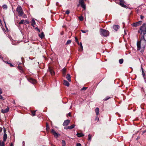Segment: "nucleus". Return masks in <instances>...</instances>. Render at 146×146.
<instances>
[{
    "label": "nucleus",
    "instance_id": "nucleus-1",
    "mask_svg": "<svg viewBox=\"0 0 146 146\" xmlns=\"http://www.w3.org/2000/svg\"><path fill=\"white\" fill-rule=\"evenodd\" d=\"M140 40L137 41V50L141 52H143L146 48V33L144 34H140Z\"/></svg>",
    "mask_w": 146,
    "mask_h": 146
},
{
    "label": "nucleus",
    "instance_id": "nucleus-2",
    "mask_svg": "<svg viewBox=\"0 0 146 146\" xmlns=\"http://www.w3.org/2000/svg\"><path fill=\"white\" fill-rule=\"evenodd\" d=\"M138 32L140 34H144L146 33V24L144 23L140 27L139 31Z\"/></svg>",
    "mask_w": 146,
    "mask_h": 146
},
{
    "label": "nucleus",
    "instance_id": "nucleus-3",
    "mask_svg": "<svg viewBox=\"0 0 146 146\" xmlns=\"http://www.w3.org/2000/svg\"><path fill=\"white\" fill-rule=\"evenodd\" d=\"M100 34L101 36H107L109 35V32L107 30L103 29L100 30Z\"/></svg>",
    "mask_w": 146,
    "mask_h": 146
},
{
    "label": "nucleus",
    "instance_id": "nucleus-4",
    "mask_svg": "<svg viewBox=\"0 0 146 146\" xmlns=\"http://www.w3.org/2000/svg\"><path fill=\"white\" fill-rule=\"evenodd\" d=\"M116 3L119 4L122 7L127 8V6L125 4V2L124 0H115Z\"/></svg>",
    "mask_w": 146,
    "mask_h": 146
},
{
    "label": "nucleus",
    "instance_id": "nucleus-5",
    "mask_svg": "<svg viewBox=\"0 0 146 146\" xmlns=\"http://www.w3.org/2000/svg\"><path fill=\"white\" fill-rule=\"evenodd\" d=\"M16 11L17 12L19 16H21L24 14V12L22 7L20 6H18L16 9Z\"/></svg>",
    "mask_w": 146,
    "mask_h": 146
},
{
    "label": "nucleus",
    "instance_id": "nucleus-6",
    "mask_svg": "<svg viewBox=\"0 0 146 146\" xmlns=\"http://www.w3.org/2000/svg\"><path fill=\"white\" fill-rule=\"evenodd\" d=\"M51 132L56 138H58V136L60 135L59 134L57 133L53 129H52Z\"/></svg>",
    "mask_w": 146,
    "mask_h": 146
},
{
    "label": "nucleus",
    "instance_id": "nucleus-7",
    "mask_svg": "<svg viewBox=\"0 0 146 146\" xmlns=\"http://www.w3.org/2000/svg\"><path fill=\"white\" fill-rule=\"evenodd\" d=\"M48 70L52 76L54 75L55 74L53 68L52 67H49Z\"/></svg>",
    "mask_w": 146,
    "mask_h": 146
},
{
    "label": "nucleus",
    "instance_id": "nucleus-8",
    "mask_svg": "<svg viewBox=\"0 0 146 146\" xmlns=\"http://www.w3.org/2000/svg\"><path fill=\"white\" fill-rule=\"evenodd\" d=\"M141 21H139L138 22L133 23L132 25L133 27H136L141 25Z\"/></svg>",
    "mask_w": 146,
    "mask_h": 146
},
{
    "label": "nucleus",
    "instance_id": "nucleus-9",
    "mask_svg": "<svg viewBox=\"0 0 146 146\" xmlns=\"http://www.w3.org/2000/svg\"><path fill=\"white\" fill-rule=\"evenodd\" d=\"M28 80L29 82L33 84H35L36 82V80L33 78H29Z\"/></svg>",
    "mask_w": 146,
    "mask_h": 146
},
{
    "label": "nucleus",
    "instance_id": "nucleus-10",
    "mask_svg": "<svg viewBox=\"0 0 146 146\" xmlns=\"http://www.w3.org/2000/svg\"><path fill=\"white\" fill-rule=\"evenodd\" d=\"M70 122V120L69 119H67L65 120L63 123V125L64 126H66L68 125Z\"/></svg>",
    "mask_w": 146,
    "mask_h": 146
},
{
    "label": "nucleus",
    "instance_id": "nucleus-11",
    "mask_svg": "<svg viewBox=\"0 0 146 146\" xmlns=\"http://www.w3.org/2000/svg\"><path fill=\"white\" fill-rule=\"evenodd\" d=\"M75 125L74 124H73L71 126H68L67 127L65 128L64 129H71L73 128L75 126Z\"/></svg>",
    "mask_w": 146,
    "mask_h": 146
},
{
    "label": "nucleus",
    "instance_id": "nucleus-12",
    "mask_svg": "<svg viewBox=\"0 0 146 146\" xmlns=\"http://www.w3.org/2000/svg\"><path fill=\"white\" fill-rule=\"evenodd\" d=\"M119 28V27L118 25H114L113 26V28L116 31H117Z\"/></svg>",
    "mask_w": 146,
    "mask_h": 146
},
{
    "label": "nucleus",
    "instance_id": "nucleus-13",
    "mask_svg": "<svg viewBox=\"0 0 146 146\" xmlns=\"http://www.w3.org/2000/svg\"><path fill=\"white\" fill-rule=\"evenodd\" d=\"M66 78L67 79L69 82L71 81V77L70 75L69 74H68L66 76Z\"/></svg>",
    "mask_w": 146,
    "mask_h": 146
},
{
    "label": "nucleus",
    "instance_id": "nucleus-14",
    "mask_svg": "<svg viewBox=\"0 0 146 146\" xmlns=\"http://www.w3.org/2000/svg\"><path fill=\"white\" fill-rule=\"evenodd\" d=\"M64 84L67 86H69V83L66 80H64Z\"/></svg>",
    "mask_w": 146,
    "mask_h": 146
},
{
    "label": "nucleus",
    "instance_id": "nucleus-15",
    "mask_svg": "<svg viewBox=\"0 0 146 146\" xmlns=\"http://www.w3.org/2000/svg\"><path fill=\"white\" fill-rule=\"evenodd\" d=\"M9 111V108L7 107L6 109L5 110H1V112L2 113H5Z\"/></svg>",
    "mask_w": 146,
    "mask_h": 146
},
{
    "label": "nucleus",
    "instance_id": "nucleus-16",
    "mask_svg": "<svg viewBox=\"0 0 146 146\" xmlns=\"http://www.w3.org/2000/svg\"><path fill=\"white\" fill-rule=\"evenodd\" d=\"M78 137H80L84 135V134L82 133H77L76 134Z\"/></svg>",
    "mask_w": 146,
    "mask_h": 146
},
{
    "label": "nucleus",
    "instance_id": "nucleus-17",
    "mask_svg": "<svg viewBox=\"0 0 146 146\" xmlns=\"http://www.w3.org/2000/svg\"><path fill=\"white\" fill-rule=\"evenodd\" d=\"M78 44L80 46V48H81V49L80 48L79 49V50L80 51H81L82 50H83V46L82 45V43L81 42H80V43Z\"/></svg>",
    "mask_w": 146,
    "mask_h": 146
},
{
    "label": "nucleus",
    "instance_id": "nucleus-18",
    "mask_svg": "<svg viewBox=\"0 0 146 146\" xmlns=\"http://www.w3.org/2000/svg\"><path fill=\"white\" fill-rule=\"evenodd\" d=\"M95 112L96 115H98L99 114V109L98 108H96L95 109Z\"/></svg>",
    "mask_w": 146,
    "mask_h": 146
},
{
    "label": "nucleus",
    "instance_id": "nucleus-19",
    "mask_svg": "<svg viewBox=\"0 0 146 146\" xmlns=\"http://www.w3.org/2000/svg\"><path fill=\"white\" fill-rule=\"evenodd\" d=\"M39 36L41 38H42L44 37V35L43 32H42L41 33L39 34Z\"/></svg>",
    "mask_w": 146,
    "mask_h": 146
},
{
    "label": "nucleus",
    "instance_id": "nucleus-20",
    "mask_svg": "<svg viewBox=\"0 0 146 146\" xmlns=\"http://www.w3.org/2000/svg\"><path fill=\"white\" fill-rule=\"evenodd\" d=\"M7 134L6 133H5V134H4V135H3V141L5 142V141L7 139Z\"/></svg>",
    "mask_w": 146,
    "mask_h": 146
},
{
    "label": "nucleus",
    "instance_id": "nucleus-21",
    "mask_svg": "<svg viewBox=\"0 0 146 146\" xmlns=\"http://www.w3.org/2000/svg\"><path fill=\"white\" fill-rule=\"evenodd\" d=\"M31 25L33 27H34V25L35 24V21L34 19H33L31 22Z\"/></svg>",
    "mask_w": 146,
    "mask_h": 146
},
{
    "label": "nucleus",
    "instance_id": "nucleus-22",
    "mask_svg": "<svg viewBox=\"0 0 146 146\" xmlns=\"http://www.w3.org/2000/svg\"><path fill=\"white\" fill-rule=\"evenodd\" d=\"M18 69L20 70V72L21 73H22L23 72V70L22 69V68L21 66H18Z\"/></svg>",
    "mask_w": 146,
    "mask_h": 146
},
{
    "label": "nucleus",
    "instance_id": "nucleus-23",
    "mask_svg": "<svg viewBox=\"0 0 146 146\" xmlns=\"http://www.w3.org/2000/svg\"><path fill=\"white\" fill-rule=\"evenodd\" d=\"M50 129L48 123H46V129L47 131H49Z\"/></svg>",
    "mask_w": 146,
    "mask_h": 146
},
{
    "label": "nucleus",
    "instance_id": "nucleus-24",
    "mask_svg": "<svg viewBox=\"0 0 146 146\" xmlns=\"http://www.w3.org/2000/svg\"><path fill=\"white\" fill-rule=\"evenodd\" d=\"M81 6L83 9H85L86 8V5L84 4V3H82L80 4Z\"/></svg>",
    "mask_w": 146,
    "mask_h": 146
},
{
    "label": "nucleus",
    "instance_id": "nucleus-25",
    "mask_svg": "<svg viewBox=\"0 0 146 146\" xmlns=\"http://www.w3.org/2000/svg\"><path fill=\"white\" fill-rule=\"evenodd\" d=\"M72 41L71 40H68L66 43V45H68L71 43Z\"/></svg>",
    "mask_w": 146,
    "mask_h": 146
},
{
    "label": "nucleus",
    "instance_id": "nucleus-26",
    "mask_svg": "<svg viewBox=\"0 0 146 146\" xmlns=\"http://www.w3.org/2000/svg\"><path fill=\"white\" fill-rule=\"evenodd\" d=\"M2 8L5 9H7V6L6 5H4L2 6Z\"/></svg>",
    "mask_w": 146,
    "mask_h": 146
},
{
    "label": "nucleus",
    "instance_id": "nucleus-27",
    "mask_svg": "<svg viewBox=\"0 0 146 146\" xmlns=\"http://www.w3.org/2000/svg\"><path fill=\"white\" fill-rule=\"evenodd\" d=\"M123 59H121L119 60V63L120 64H122L123 63Z\"/></svg>",
    "mask_w": 146,
    "mask_h": 146
},
{
    "label": "nucleus",
    "instance_id": "nucleus-28",
    "mask_svg": "<svg viewBox=\"0 0 146 146\" xmlns=\"http://www.w3.org/2000/svg\"><path fill=\"white\" fill-rule=\"evenodd\" d=\"M25 20H22L19 23V24L20 25L22 24H23L24 23Z\"/></svg>",
    "mask_w": 146,
    "mask_h": 146
},
{
    "label": "nucleus",
    "instance_id": "nucleus-29",
    "mask_svg": "<svg viewBox=\"0 0 146 146\" xmlns=\"http://www.w3.org/2000/svg\"><path fill=\"white\" fill-rule=\"evenodd\" d=\"M88 139L89 140L91 141L92 138V135L90 134H89L88 135Z\"/></svg>",
    "mask_w": 146,
    "mask_h": 146
},
{
    "label": "nucleus",
    "instance_id": "nucleus-30",
    "mask_svg": "<svg viewBox=\"0 0 146 146\" xmlns=\"http://www.w3.org/2000/svg\"><path fill=\"white\" fill-rule=\"evenodd\" d=\"M81 32L83 33H86L88 31L87 30H81Z\"/></svg>",
    "mask_w": 146,
    "mask_h": 146
},
{
    "label": "nucleus",
    "instance_id": "nucleus-31",
    "mask_svg": "<svg viewBox=\"0 0 146 146\" xmlns=\"http://www.w3.org/2000/svg\"><path fill=\"white\" fill-rule=\"evenodd\" d=\"M141 69L142 70V74L143 76L144 77V76H145V74L144 72V71L143 70V68L142 67H141Z\"/></svg>",
    "mask_w": 146,
    "mask_h": 146
},
{
    "label": "nucleus",
    "instance_id": "nucleus-32",
    "mask_svg": "<svg viewBox=\"0 0 146 146\" xmlns=\"http://www.w3.org/2000/svg\"><path fill=\"white\" fill-rule=\"evenodd\" d=\"M0 146H5V142L4 141H2L1 143Z\"/></svg>",
    "mask_w": 146,
    "mask_h": 146
},
{
    "label": "nucleus",
    "instance_id": "nucleus-33",
    "mask_svg": "<svg viewBox=\"0 0 146 146\" xmlns=\"http://www.w3.org/2000/svg\"><path fill=\"white\" fill-rule=\"evenodd\" d=\"M29 22L28 21L26 20H25L24 24L25 25H26V24H29Z\"/></svg>",
    "mask_w": 146,
    "mask_h": 146
},
{
    "label": "nucleus",
    "instance_id": "nucleus-34",
    "mask_svg": "<svg viewBox=\"0 0 146 146\" xmlns=\"http://www.w3.org/2000/svg\"><path fill=\"white\" fill-rule=\"evenodd\" d=\"M110 98V97H109L108 96H107L105 99H104V101H107V100H108Z\"/></svg>",
    "mask_w": 146,
    "mask_h": 146
},
{
    "label": "nucleus",
    "instance_id": "nucleus-35",
    "mask_svg": "<svg viewBox=\"0 0 146 146\" xmlns=\"http://www.w3.org/2000/svg\"><path fill=\"white\" fill-rule=\"evenodd\" d=\"M79 3L80 4L83 3H84V0H79Z\"/></svg>",
    "mask_w": 146,
    "mask_h": 146
},
{
    "label": "nucleus",
    "instance_id": "nucleus-36",
    "mask_svg": "<svg viewBox=\"0 0 146 146\" xmlns=\"http://www.w3.org/2000/svg\"><path fill=\"white\" fill-rule=\"evenodd\" d=\"M79 20L81 21H82L83 19V17L82 16L79 17Z\"/></svg>",
    "mask_w": 146,
    "mask_h": 146
},
{
    "label": "nucleus",
    "instance_id": "nucleus-37",
    "mask_svg": "<svg viewBox=\"0 0 146 146\" xmlns=\"http://www.w3.org/2000/svg\"><path fill=\"white\" fill-rule=\"evenodd\" d=\"M62 146H64L66 145L65 141L64 140L62 141Z\"/></svg>",
    "mask_w": 146,
    "mask_h": 146
},
{
    "label": "nucleus",
    "instance_id": "nucleus-38",
    "mask_svg": "<svg viewBox=\"0 0 146 146\" xmlns=\"http://www.w3.org/2000/svg\"><path fill=\"white\" fill-rule=\"evenodd\" d=\"M62 72H64V73H65L66 71V69L65 68H63L62 70Z\"/></svg>",
    "mask_w": 146,
    "mask_h": 146
},
{
    "label": "nucleus",
    "instance_id": "nucleus-39",
    "mask_svg": "<svg viewBox=\"0 0 146 146\" xmlns=\"http://www.w3.org/2000/svg\"><path fill=\"white\" fill-rule=\"evenodd\" d=\"M87 87H83L81 90H85L87 89Z\"/></svg>",
    "mask_w": 146,
    "mask_h": 146
},
{
    "label": "nucleus",
    "instance_id": "nucleus-40",
    "mask_svg": "<svg viewBox=\"0 0 146 146\" xmlns=\"http://www.w3.org/2000/svg\"><path fill=\"white\" fill-rule=\"evenodd\" d=\"M35 112L36 111H33L32 112V115L33 116H34L35 115Z\"/></svg>",
    "mask_w": 146,
    "mask_h": 146
},
{
    "label": "nucleus",
    "instance_id": "nucleus-41",
    "mask_svg": "<svg viewBox=\"0 0 146 146\" xmlns=\"http://www.w3.org/2000/svg\"><path fill=\"white\" fill-rule=\"evenodd\" d=\"M70 13V11L69 10H68L66 11V14H68Z\"/></svg>",
    "mask_w": 146,
    "mask_h": 146
},
{
    "label": "nucleus",
    "instance_id": "nucleus-42",
    "mask_svg": "<svg viewBox=\"0 0 146 146\" xmlns=\"http://www.w3.org/2000/svg\"><path fill=\"white\" fill-rule=\"evenodd\" d=\"M75 39L76 41L78 43V44L79 42L77 38L76 37H75Z\"/></svg>",
    "mask_w": 146,
    "mask_h": 146
},
{
    "label": "nucleus",
    "instance_id": "nucleus-43",
    "mask_svg": "<svg viewBox=\"0 0 146 146\" xmlns=\"http://www.w3.org/2000/svg\"><path fill=\"white\" fill-rule=\"evenodd\" d=\"M0 99L3 100H4L2 96L0 94Z\"/></svg>",
    "mask_w": 146,
    "mask_h": 146
},
{
    "label": "nucleus",
    "instance_id": "nucleus-44",
    "mask_svg": "<svg viewBox=\"0 0 146 146\" xmlns=\"http://www.w3.org/2000/svg\"><path fill=\"white\" fill-rule=\"evenodd\" d=\"M76 146H82V145L80 143H77L76 144Z\"/></svg>",
    "mask_w": 146,
    "mask_h": 146
},
{
    "label": "nucleus",
    "instance_id": "nucleus-45",
    "mask_svg": "<svg viewBox=\"0 0 146 146\" xmlns=\"http://www.w3.org/2000/svg\"><path fill=\"white\" fill-rule=\"evenodd\" d=\"M2 92H3L2 90L0 88V94H2Z\"/></svg>",
    "mask_w": 146,
    "mask_h": 146
},
{
    "label": "nucleus",
    "instance_id": "nucleus-46",
    "mask_svg": "<svg viewBox=\"0 0 146 146\" xmlns=\"http://www.w3.org/2000/svg\"><path fill=\"white\" fill-rule=\"evenodd\" d=\"M140 17H141V19H143L144 17V16H143L142 15H141Z\"/></svg>",
    "mask_w": 146,
    "mask_h": 146
},
{
    "label": "nucleus",
    "instance_id": "nucleus-47",
    "mask_svg": "<svg viewBox=\"0 0 146 146\" xmlns=\"http://www.w3.org/2000/svg\"><path fill=\"white\" fill-rule=\"evenodd\" d=\"M23 17L24 18H27V16L26 15H23Z\"/></svg>",
    "mask_w": 146,
    "mask_h": 146
},
{
    "label": "nucleus",
    "instance_id": "nucleus-48",
    "mask_svg": "<svg viewBox=\"0 0 146 146\" xmlns=\"http://www.w3.org/2000/svg\"><path fill=\"white\" fill-rule=\"evenodd\" d=\"M9 64L10 65V66L11 67H13V65H12V64L11 63H9Z\"/></svg>",
    "mask_w": 146,
    "mask_h": 146
},
{
    "label": "nucleus",
    "instance_id": "nucleus-49",
    "mask_svg": "<svg viewBox=\"0 0 146 146\" xmlns=\"http://www.w3.org/2000/svg\"><path fill=\"white\" fill-rule=\"evenodd\" d=\"M5 132H6V130H5V129L4 128V134H5V133H6Z\"/></svg>",
    "mask_w": 146,
    "mask_h": 146
},
{
    "label": "nucleus",
    "instance_id": "nucleus-50",
    "mask_svg": "<svg viewBox=\"0 0 146 146\" xmlns=\"http://www.w3.org/2000/svg\"><path fill=\"white\" fill-rule=\"evenodd\" d=\"M2 128L0 127V132H1L2 131Z\"/></svg>",
    "mask_w": 146,
    "mask_h": 146
},
{
    "label": "nucleus",
    "instance_id": "nucleus-51",
    "mask_svg": "<svg viewBox=\"0 0 146 146\" xmlns=\"http://www.w3.org/2000/svg\"><path fill=\"white\" fill-rule=\"evenodd\" d=\"M145 132H146V130H145L144 131H143V133H145Z\"/></svg>",
    "mask_w": 146,
    "mask_h": 146
},
{
    "label": "nucleus",
    "instance_id": "nucleus-52",
    "mask_svg": "<svg viewBox=\"0 0 146 146\" xmlns=\"http://www.w3.org/2000/svg\"><path fill=\"white\" fill-rule=\"evenodd\" d=\"M0 58L1 59H3V57H1L0 55Z\"/></svg>",
    "mask_w": 146,
    "mask_h": 146
},
{
    "label": "nucleus",
    "instance_id": "nucleus-53",
    "mask_svg": "<svg viewBox=\"0 0 146 146\" xmlns=\"http://www.w3.org/2000/svg\"><path fill=\"white\" fill-rule=\"evenodd\" d=\"M63 73V76H65V75L66 74V73H64V72H62Z\"/></svg>",
    "mask_w": 146,
    "mask_h": 146
},
{
    "label": "nucleus",
    "instance_id": "nucleus-54",
    "mask_svg": "<svg viewBox=\"0 0 146 146\" xmlns=\"http://www.w3.org/2000/svg\"><path fill=\"white\" fill-rule=\"evenodd\" d=\"M37 30L38 31V32H40V29H37Z\"/></svg>",
    "mask_w": 146,
    "mask_h": 146
},
{
    "label": "nucleus",
    "instance_id": "nucleus-55",
    "mask_svg": "<svg viewBox=\"0 0 146 146\" xmlns=\"http://www.w3.org/2000/svg\"><path fill=\"white\" fill-rule=\"evenodd\" d=\"M23 146H24V144H25V142H24V141H23Z\"/></svg>",
    "mask_w": 146,
    "mask_h": 146
},
{
    "label": "nucleus",
    "instance_id": "nucleus-56",
    "mask_svg": "<svg viewBox=\"0 0 146 146\" xmlns=\"http://www.w3.org/2000/svg\"><path fill=\"white\" fill-rule=\"evenodd\" d=\"M98 119V117H96V118L95 119V120H96Z\"/></svg>",
    "mask_w": 146,
    "mask_h": 146
},
{
    "label": "nucleus",
    "instance_id": "nucleus-57",
    "mask_svg": "<svg viewBox=\"0 0 146 146\" xmlns=\"http://www.w3.org/2000/svg\"><path fill=\"white\" fill-rule=\"evenodd\" d=\"M13 145L12 143H11L10 146H13Z\"/></svg>",
    "mask_w": 146,
    "mask_h": 146
},
{
    "label": "nucleus",
    "instance_id": "nucleus-58",
    "mask_svg": "<svg viewBox=\"0 0 146 146\" xmlns=\"http://www.w3.org/2000/svg\"><path fill=\"white\" fill-rule=\"evenodd\" d=\"M6 62L7 63V64H9V63L8 62Z\"/></svg>",
    "mask_w": 146,
    "mask_h": 146
},
{
    "label": "nucleus",
    "instance_id": "nucleus-59",
    "mask_svg": "<svg viewBox=\"0 0 146 146\" xmlns=\"http://www.w3.org/2000/svg\"><path fill=\"white\" fill-rule=\"evenodd\" d=\"M4 21V23H5V21Z\"/></svg>",
    "mask_w": 146,
    "mask_h": 146
},
{
    "label": "nucleus",
    "instance_id": "nucleus-60",
    "mask_svg": "<svg viewBox=\"0 0 146 146\" xmlns=\"http://www.w3.org/2000/svg\"><path fill=\"white\" fill-rule=\"evenodd\" d=\"M1 141L0 140V144H1Z\"/></svg>",
    "mask_w": 146,
    "mask_h": 146
},
{
    "label": "nucleus",
    "instance_id": "nucleus-61",
    "mask_svg": "<svg viewBox=\"0 0 146 146\" xmlns=\"http://www.w3.org/2000/svg\"><path fill=\"white\" fill-rule=\"evenodd\" d=\"M125 34H126V33H125Z\"/></svg>",
    "mask_w": 146,
    "mask_h": 146
},
{
    "label": "nucleus",
    "instance_id": "nucleus-62",
    "mask_svg": "<svg viewBox=\"0 0 146 146\" xmlns=\"http://www.w3.org/2000/svg\"><path fill=\"white\" fill-rule=\"evenodd\" d=\"M71 107H72V106H71L70 107V108H71Z\"/></svg>",
    "mask_w": 146,
    "mask_h": 146
},
{
    "label": "nucleus",
    "instance_id": "nucleus-63",
    "mask_svg": "<svg viewBox=\"0 0 146 146\" xmlns=\"http://www.w3.org/2000/svg\"><path fill=\"white\" fill-rule=\"evenodd\" d=\"M145 82H146V81H145Z\"/></svg>",
    "mask_w": 146,
    "mask_h": 146
}]
</instances>
